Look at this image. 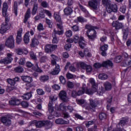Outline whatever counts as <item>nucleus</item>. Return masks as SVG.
Listing matches in <instances>:
<instances>
[{"mask_svg":"<svg viewBox=\"0 0 131 131\" xmlns=\"http://www.w3.org/2000/svg\"><path fill=\"white\" fill-rule=\"evenodd\" d=\"M49 99L51 100L48 104V111L50 112L51 115H53L54 112V106H53V102L58 100V96L56 94H52L50 96Z\"/></svg>","mask_w":131,"mask_h":131,"instance_id":"nucleus-3","label":"nucleus"},{"mask_svg":"<svg viewBox=\"0 0 131 131\" xmlns=\"http://www.w3.org/2000/svg\"><path fill=\"white\" fill-rule=\"evenodd\" d=\"M45 22L46 24L49 26V28H53V21L52 20L48 18H45Z\"/></svg>","mask_w":131,"mask_h":131,"instance_id":"nucleus-39","label":"nucleus"},{"mask_svg":"<svg viewBox=\"0 0 131 131\" xmlns=\"http://www.w3.org/2000/svg\"><path fill=\"white\" fill-rule=\"evenodd\" d=\"M97 94H98L99 96H102V95L104 94V88L101 87L97 92Z\"/></svg>","mask_w":131,"mask_h":131,"instance_id":"nucleus-64","label":"nucleus"},{"mask_svg":"<svg viewBox=\"0 0 131 131\" xmlns=\"http://www.w3.org/2000/svg\"><path fill=\"white\" fill-rule=\"evenodd\" d=\"M78 22H80V23H84V22H86V19L84 18L82 16H79L77 18Z\"/></svg>","mask_w":131,"mask_h":131,"instance_id":"nucleus-50","label":"nucleus"},{"mask_svg":"<svg viewBox=\"0 0 131 131\" xmlns=\"http://www.w3.org/2000/svg\"><path fill=\"white\" fill-rule=\"evenodd\" d=\"M112 99H113L112 96H110L106 99L107 100L106 108H107V110H109V109L111 106V103H112Z\"/></svg>","mask_w":131,"mask_h":131,"instance_id":"nucleus-33","label":"nucleus"},{"mask_svg":"<svg viewBox=\"0 0 131 131\" xmlns=\"http://www.w3.org/2000/svg\"><path fill=\"white\" fill-rule=\"evenodd\" d=\"M85 28L88 30L86 32V34L90 40L94 41L97 38V32L95 29H97V27H94L91 25H86Z\"/></svg>","mask_w":131,"mask_h":131,"instance_id":"nucleus-1","label":"nucleus"},{"mask_svg":"<svg viewBox=\"0 0 131 131\" xmlns=\"http://www.w3.org/2000/svg\"><path fill=\"white\" fill-rule=\"evenodd\" d=\"M99 105H100V103L97 100H91L89 106L86 107L85 109L91 112H95L96 108H97Z\"/></svg>","mask_w":131,"mask_h":131,"instance_id":"nucleus-4","label":"nucleus"},{"mask_svg":"<svg viewBox=\"0 0 131 131\" xmlns=\"http://www.w3.org/2000/svg\"><path fill=\"white\" fill-rule=\"evenodd\" d=\"M1 121L6 126H10L12 124V121H11V119L8 116L2 117Z\"/></svg>","mask_w":131,"mask_h":131,"instance_id":"nucleus-11","label":"nucleus"},{"mask_svg":"<svg viewBox=\"0 0 131 131\" xmlns=\"http://www.w3.org/2000/svg\"><path fill=\"white\" fill-rule=\"evenodd\" d=\"M112 26L114 27L116 30H119V29L123 30L124 27H127L126 25H123L122 23H120L118 20L114 21L112 23Z\"/></svg>","mask_w":131,"mask_h":131,"instance_id":"nucleus-9","label":"nucleus"},{"mask_svg":"<svg viewBox=\"0 0 131 131\" xmlns=\"http://www.w3.org/2000/svg\"><path fill=\"white\" fill-rule=\"evenodd\" d=\"M111 4L112 2L111 0H102V4L103 5L104 7H107V8L111 6Z\"/></svg>","mask_w":131,"mask_h":131,"instance_id":"nucleus-36","label":"nucleus"},{"mask_svg":"<svg viewBox=\"0 0 131 131\" xmlns=\"http://www.w3.org/2000/svg\"><path fill=\"white\" fill-rule=\"evenodd\" d=\"M119 11L123 14H125V11H126V6L122 5L120 7Z\"/></svg>","mask_w":131,"mask_h":131,"instance_id":"nucleus-52","label":"nucleus"},{"mask_svg":"<svg viewBox=\"0 0 131 131\" xmlns=\"http://www.w3.org/2000/svg\"><path fill=\"white\" fill-rule=\"evenodd\" d=\"M14 71L17 73H22L24 71V69L21 67H17L14 69Z\"/></svg>","mask_w":131,"mask_h":131,"instance_id":"nucleus-45","label":"nucleus"},{"mask_svg":"<svg viewBox=\"0 0 131 131\" xmlns=\"http://www.w3.org/2000/svg\"><path fill=\"white\" fill-rule=\"evenodd\" d=\"M79 65L82 69H83L84 70H85V69L88 67L89 64H86V63H85L83 62H80L79 63Z\"/></svg>","mask_w":131,"mask_h":131,"instance_id":"nucleus-46","label":"nucleus"},{"mask_svg":"<svg viewBox=\"0 0 131 131\" xmlns=\"http://www.w3.org/2000/svg\"><path fill=\"white\" fill-rule=\"evenodd\" d=\"M54 18L55 19V20H56V21H57V22H58V23H62V19L61 18V16L59 14L54 13Z\"/></svg>","mask_w":131,"mask_h":131,"instance_id":"nucleus-41","label":"nucleus"},{"mask_svg":"<svg viewBox=\"0 0 131 131\" xmlns=\"http://www.w3.org/2000/svg\"><path fill=\"white\" fill-rule=\"evenodd\" d=\"M5 45L6 47L10 48V49H14L15 47V40L13 35L9 36L5 42Z\"/></svg>","mask_w":131,"mask_h":131,"instance_id":"nucleus-7","label":"nucleus"},{"mask_svg":"<svg viewBox=\"0 0 131 131\" xmlns=\"http://www.w3.org/2000/svg\"><path fill=\"white\" fill-rule=\"evenodd\" d=\"M94 67L95 68H96V69H99V68H101V67H103V63H101L99 62H96L93 65Z\"/></svg>","mask_w":131,"mask_h":131,"instance_id":"nucleus-56","label":"nucleus"},{"mask_svg":"<svg viewBox=\"0 0 131 131\" xmlns=\"http://www.w3.org/2000/svg\"><path fill=\"white\" fill-rule=\"evenodd\" d=\"M85 70H86V72L87 73H91V72L93 71V68L92 67V66L88 65V66L86 67Z\"/></svg>","mask_w":131,"mask_h":131,"instance_id":"nucleus-59","label":"nucleus"},{"mask_svg":"<svg viewBox=\"0 0 131 131\" xmlns=\"http://www.w3.org/2000/svg\"><path fill=\"white\" fill-rule=\"evenodd\" d=\"M10 63H12V60L7 58V57H5L0 60V64H5V65H6L7 64H10Z\"/></svg>","mask_w":131,"mask_h":131,"instance_id":"nucleus-31","label":"nucleus"},{"mask_svg":"<svg viewBox=\"0 0 131 131\" xmlns=\"http://www.w3.org/2000/svg\"><path fill=\"white\" fill-rule=\"evenodd\" d=\"M38 9V3H35L33 4V7L32 10V15H34L36 14L37 12V9Z\"/></svg>","mask_w":131,"mask_h":131,"instance_id":"nucleus-29","label":"nucleus"},{"mask_svg":"<svg viewBox=\"0 0 131 131\" xmlns=\"http://www.w3.org/2000/svg\"><path fill=\"white\" fill-rule=\"evenodd\" d=\"M23 100H29L31 97H32V94L31 93H27L23 95Z\"/></svg>","mask_w":131,"mask_h":131,"instance_id":"nucleus-37","label":"nucleus"},{"mask_svg":"<svg viewBox=\"0 0 131 131\" xmlns=\"http://www.w3.org/2000/svg\"><path fill=\"white\" fill-rule=\"evenodd\" d=\"M45 126L47 129H50V128H52L53 126V123L49 121H45Z\"/></svg>","mask_w":131,"mask_h":131,"instance_id":"nucleus-40","label":"nucleus"},{"mask_svg":"<svg viewBox=\"0 0 131 131\" xmlns=\"http://www.w3.org/2000/svg\"><path fill=\"white\" fill-rule=\"evenodd\" d=\"M121 61H122L121 56H117L114 59V62H115V63H120Z\"/></svg>","mask_w":131,"mask_h":131,"instance_id":"nucleus-51","label":"nucleus"},{"mask_svg":"<svg viewBox=\"0 0 131 131\" xmlns=\"http://www.w3.org/2000/svg\"><path fill=\"white\" fill-rule=\"evenodd\" d=\"M103 85L106 91H111V90L112 89V84H111L110 82L106 81L103 84Z\"/></svg>","mask_w":131,"mask_h":131,"instance_id":"nucleus-28","label":"nucleus"},{"mask_svg":"<svg viewBox=\"0 0 131 131\" xmlns=\"http://www.w3.org/2000/svg\"><path fill=\"white\" fill-rule=\"evenodd\" d=\"M32 124H35V126L37 127H42L46 125V121H39L34 120L32 121Z\"/></svg>","mask_w":131,"mask_h":131,"instance_id":"nucleus-16","label":"nucleus"},{"mask_svg":"<svg viewBox=\"0 0 131 131\" xmlns=\"http://www.w3.org/2000/svg\"><path fill=\"white\" fill-rule=\"evenodd\" d=\"M101 55L103 57H106L107 56V50H108V45H104L100 46Z\"/></svg>","mask_w":131,"mask_h":131,"instance_id":"nucleus-17","label":"nucleus"},{"mask_svg":"<svg viewBox=\"0 0 131 131\" xmlns=\"http://www.w3.org/2000/svg\"><path fill=\"white\" fill-rule=\"evenodd\" d=\"M21 78L23 81L27 83V84H26L27 86H32V84H30L31 82H32V78H31V77L28 76H22Z\"/></svg>","mask_w":131,"mask_h":131,"instance_id":"nucleus-12","label":"nucleus"},{"mask_svg":"<svg viewBox=\"0 0 131 131\" xmlns=\"http://www.w3.org/2000/svg\"><path fill=\"white\" fill-rule=\"evenodd\" d=\"M59 80H60V82L62 83V84H65L66 82V79H65L64 76H60L59 77Z\"/></svg>","mask_w":131,"mask_h":131,"instance_id":"nucleus-62","label":"nucleus"},{"mask_svg":"<svg viewBox=\"0 0 131 131\" xmlns=\"http://www.w3.org/2000/svg\"><path fill=\"white\" fill-rule=\"evenodd\" d=\"M2 15L3 17H5V22L3 23L8 25H10V17H9V14H8V3L7 2H4L2 8Z\"/></svg>","mask_w":131,"mask_h":131,"instance_id":"nucleus-2","label":"nucleus"},{"mask_svg":"<svg viewBox=\"0 0 131 131\" xmlns=\"http://www.w3.org/2000/svg\"><path fill=\"white\" fill-rule=\"evenodd\" d=\"M65 35L67 37H71V36H72V31L70 30L67 31Z\"/></svg>","mask_w":131,"mask_h":131,"instance_id":"nucleus-58","label":"nucleus"},{"mask_svg":"<svg viewBox=\"0 0 131 131\" xmlns=\"http://www.w3.org/2000/svg\"><path fill=\"white\" fill-rule=\"evenodd\" d=\"M57 28H58L59 30H63V23H58L56 24Z\"/></svg>","mask_w":131,"mask_h":131,"instance_id":"nucleus-60","label":"nucleus"},{"mask_svg":"<svg viewBox=\"0 0 131 131\" xmlns=\"http://www.w3.org/2000/svg\"><path fill=\"white\" fill-rule=\"evenodd\" d=\"M56 124H69V121H65L62 118H58L55 120Z\"/></svg>","mask_w":131,"mask_h":131,"instance_id":"nucleus-23","label":"nucleus"},{"mask_svg":"<svg viewBox=\"0 0 131 131\" xmlns=\"http://www.w3.org/2000/svg\"><path fill=\"white\" fill-rule=\"evenodd\" d=\"M52 43H58L59 42V38L57 36V35L52 34Z\"/></svg>","mask_w":131,"mask_h":131,"instance_id":"nucleus-42","label":"nucleus"},{"mask_svg":"<svg viewBox=\"0 0 131 131\" xmlns=\"http://www.w3.org/2000/svg\"><path fill=\"white\" fill-rule=\"evenodd\" d=\"M59 97L60 100L63 102H66V103L69 102V98L67 97V93H66V91L64 90L60 91L59 94Z\"/></svg>","mask_w":131,"mask_h":131,"instance_id":"nucleus-10","label":"nucleus"},{"mask_svg":"<svg viewBox=\"0 0 131 131\" xmlns=\"http://www.w3.org/2000/svg\"><path fill=\"white\" fill-rule=\"evenodd\" d=\"M63 12L64 13V15L69 16V15H71V14H72L73 10L71 7H67L64 9Z\"/></svg>","mask_w":131,"mask_h":131,"instance_id":"nucleus-26","label":"nucleus"},{"mask_svg":"<svg viewBox=\"0 0 131 131\" xmlns=\"http://www.w3.org/2000/svg\"><path fill=\"white\" fill-rule=\"evenodd\" d=\"M72 31H74V32H76L77 31H79L80 28L79 26L78 25H75L71 27Z\"/></svg>","mask_w":131,"mask_h":131,"instance_id":"nucleus-43","label":"nucleus"},{"mask_svg":"<svg viewBox=\"0 0 131 131\" xmlns=\"http://www.w3.org/2000/svg\"><path fill=\"white\" fill-rule=\"evenodd\" d=\"M102 67H106V68H108V67H113V62L110 60L105 61L102 62Z\"/></svg>","mask_w":131,"mask_h":131,"instance_id":"nucleus-24","label":"nucleus"},{"mask_svg":"<svg viewBox=\"0 0 131 131\" xmlns=\"http://www.w3.org/2000/svg\"><path fill=\"white\" fill-rule=\"evenodd\" d=\"M79 7L82 12L85 13V14H89V11H88V10H86V9H85V8L83 7V6L79 4Z\"/></svg>","mask_w":131,"mask_h":131,"instance_id":"nucleus-53","label":"nucleus"},{"mask_svg":"<svg viewBox=\"0 0 131 131\" xmlns=\"http://www.w3.org/2000/svg\"><path fill=\"white\" fill-rule=\"evenodd\" d=\"M9 103L12 106H19L21 104V101L15 97H12L11 100L9 101Z\"/></svg>","mask_w":131,"mask_h":131,"instance_id":"nucleus-15","label":"nucleus"},{"mask_svg":"<svg viewBox=\"0 0 131 131\" xmlns=\"http://www.w3.org/2000/svg\"><path fill=\"white\" fill-rule=\"evenodd\" d=\"M11 27V25H7V24L3 23L0 28V33L1 34H4V33H6L10 28Z\"/></svg>","mask_w":131,"mask_h":131,"instance_id":"nucleus-14","label":"nucleus"},{"mask_svg":"<svg viewBox=\"0 0 131 131\" xmlns=\"http://www.w3.org/2000/svg\"><path fill=\"white\" fill-rule=\"evenodd\" d=\"M118 7L116 4H112L110 5L108 7H106V11L107 13H117Z\"/></svg>","mask_w":131,"mask_h":131,"instance_id":"nucleus-13","label":"nucleus"},{"mask_svg":"<svg viewBox=\"0 0 131 131\" xmlns=\"http://www.w3.org/2000/svg\"><path fill=\"white\" fill-rule=\"evenodd\" d=\"M76 102L78 104V105H83V104H84L85 102V100L82 99H77L76 100Z\"/></svg>","mask_w":131,"mask_h":131,"instance_id":"nucleus-55","label":"nucleus"},{"mask_svg":"<svg viewBox=\"0 0 131 131\" xmlns=\"http://www.w3.org/2000/svg\"><path fill=\"white\" fill-rule=\"evenodd\" d=\"M98 78L101 80H106L108 78V75L105 73L99 74Z\"/></svg>","mask_w":131,"mask_h":131,"instance_id":"nucleus-38","label":"nucleus"},{"mask_svg":"<svg viewBox=\"0 0 131 131\" xmlns=\"http://www.w3.org/2000/svg\"><path fill=\"white\" fill-rule=\"evenodd\" d=\"M67 86L69 89H74V83L73 82L68 81L67 82Z\"/></svg>","mask_w":131,"mask_h":131,"instance_id":"nucleus-48","label":"nucleus"},{"mask_svg":"<svg viewBox=\"0 0 131 131\" xmlns=\"http://www.w3.org/2000/svg\"><path fill=\"white\" fill-rule=\"evenodd\" d=\"M73 39L75 43H79V47H80L81 49H83V48L85 47V43L83 42V41H84V40H83V37L80 36L79 37L78 34H76L73 36Z\"/></svg>","mask_w":131,"mask_h":131,"instance_id":"nucleus-5","label":"nucleus"},{"mask_svg":"<svg viewBox=\"0 0 131 131\" xmlns=\"http://www.w3.org/2000/svg\"><path fill=\"white\" fill-rule=\"evenodd\" d=\"M12 11L15 16H18V3L17 1H14L12 7Z\"/></svg>","mask_w":131,"mask_h":131,"instance_id":"nucleus-25","label":"nucleus"},{"mask_svg":"<svg viewBox=\"0 0 131 131\" xmlns=\"http://www.w3.org/2000/svg\"><path fill=\"white\" fill-rule=\"evenodd\" d=\"M99 118L100 120H104L107 118V115L105 113H101L99 115Z\"/></svg>","mask_w":131,"mask_h":131,"instance_id":"nucleus-44","label":"nucleus"},{"mask_svg":"<svg viewBox=\"0 0 131 131\" xmlns=\"http://www.w3.org/2000/svg\"><path fill=\"white\" fill-rule=\"evenodd\" d=\"M85 91H86V88L85 85H84L82 87V88H80L77 92V95L82 96V95H83V94H84Z\"/></svg>","mask_w":131,"mask_h":131,"instance_id":"nucleus-30","label":"nucleus"},{"mask_svg":"<svg viewBox=\"0 0 131 131\" xmlns=\"http://www.w3.org/2000/svg\"><path fill=\"white\" fill-rule=\"evenodd\" d=\"M50 77L47 75H41L39 77V80L41 82H46L49 80Z\"/></svg>","mask_w":131,"mask_h":131,"instance_id":"nucleus-27","label":"nucleus"},{"mask_svg":"<svg viewBox=\"0 0 131 131\" xmlns=\"http://www.w3.org/2000/svg\"><path fill=\"white\" fill-rule=\"evenodd\" d=\"M48 61V57L46 56H42L40 58V63H46Z\"/></svg>","mask_w":131,"mask_h":131,"instance_id":"nucleus-54","label":"nucleus"},{"mask_svg":"<svg viewBox=\"0 0 131 131\" xmlns=\"http://www.w3.org/2000/svg\"><path fill=\"white\" fill-rule=\"evenodd\" d=\"M7 82L9 84H10V86H9V90L10 91H14V90H17V87L15 86V84H16V83H15V81L14 80L11 79H8Z\"/></svg>","mask_w":131,"mask_h":131,"instance_id":"nucleus-20","label":"nucleus"},{"mask_svg":"<svg viewBox=\"0 0 131 131\" xmlns=\"http://www.w3.org/2000/svg\"><path fill=\"white\" fill-rule=\"evenodd\" d=\"M29 32H27V33H26L24 36V41L25 43H26V45H27V43L29 42Z\"/></svg>","mask_w":131,"mask_h":131,"instance_id":"nucleus-34","label":"nucleus"},{"mask_svg":"<svg viewBox=\"0 0 131 131\" xmlns=\"http://www.w3.org/2000/svg\"><path fill=\"white\" fill-rule=\"evenodd\" d=\"M16 40L17 43H18V45H20L21 41H22V36H17Z\"/></svg>","mask_w":131,"mask_h":131,"instance_id":"nucleus-63","label":"nucleus"},{"mask_svg":"<svg viewBox=\"0 0 131 131\" xmlns=\"http://www.w3.org/2000/svg\"><path fill=\"white\" fill-rule=\"evenodd\" d=\"M35 66V68L34 69V70H35V71H36L37 72H39L40 73H41V72H42V70H41V69L39 68V67H38V63L36 62Z\"/></svg>","mask_w":131,"mask_h":131,"instance_id":"nucleus-47","label":"nucleus"},{"mask_svg":"<svg viewBox=\"0 0 131 131\" xmlns=\"http://www.w3.org/2000/svg\"><path fill=\"white\" fill-rule=\"evenodd\" d=\"M98 92V86L96 85H94L92 86L91 89H88L86 90V94L88 95H93V94Z\"/></svg>","mask_w":131,"mask_h":131,"instance_id":"nucleus-19","label":"nucleus"},{"mask_svg":"<svg viewBox=\"0 0 131 131\" xmlns=\"http://www.w3.org/2000/svg\"><path fill=\"white\" fill-rule=\"evenodd\" d=\"M63 33H64V30L54 29L52 34H55V35H57V34L58 35H62Z\"/></svg>","mask_w":131,"mask_h":131,"instance_id":"nucleus-35","label":"nucleus"},{"mask_svg":"<svg viewBox=\"0 0 131 131\" xmlns=\"http://www.w3.org/2000/svg\"><path fill=\"white\" fill-rule=\"evenodd\" d=\"M31 16V11H30V8H28L25 14V17L24 19V23L26 24L27 23V21H28V19L30 18Z\"/></svg>","mask_w":131,"mask_h":131,"instance_id":"nucleus-21","label":"nucleus"},{"mask_svg":"<svg viewBox=\"0 0 131 131\" xmlns=\"http://www.w3.org/2000/svg\"><path fill=\"white\" fill-rule=\"evenodd\" d=\"M15 52L17 55H23V49L21 48H18L16 49Z\"/></svg>","mask_w":131,"mask_h":131,"instance_id":"nucleus-61","label":"nucleus"},{"mask_svg":"<svg viewBox=\"0 0 131 131\" xmlns=\"http://www.w3.org/2000/svg\"><path fill=\"white\" fill-rule=\"evenodd\" d=\"M37 93L39 96H42V95H45V91L41 89H38L36 90Z\"/></svg>","mask_w":131,"mask_h":131,"instance_id":"nucleus-57","label":"nucleus"},{"mask_svg":"<svg viewBox=\"0 0 131 131\" xmlns=\"http://www.w3.org/2000/svg\"><path fill=\"white\" fill-rule=\"evenodd\" d=\"M122 31L123 33V40H126L127 36H128V26L124 27Z\"/></svg>","mask_w":131,"mask_h":131,"instance_id":"nucleus-22","label":"nucleus"},{"mask_svg":"<svg viewBox=\"0 0 131 131\" xmlns=\"http://www.w3.org/2000/svg\"><path fill=\"white\" fill-rule=\"evenodd\" d=\"M58 46L56 45L48 44L45 46V51L47 54L54 52L55 50H57Z\"/></svg>","mask_w":131,"mask_h":131,"instance_id":"nucleus-8","label":"nucleus"},{"mask_svg":"<svg viewBox=\"0 0 131 131\" xmlns=\"http://www.w3.org/2000/svg\"><path fill=\"white\" fill-rule=\"evenodd\" d=\"M51 64L53 65V66H56L53 71L50 73V74H52V75H57V74H59L60 71H61V69H60V65L57 64V60L51 59Z\"/></svg>","mask_w":131,"mask_h":131,"instance_id":"nucleus-6","label":"nucleus"},{"mask_svg":"<svg viewBox=\"0 0 131 131\" xmlns=\"http://www.w3.org/2000/svg\"><path fill=\"white\" fill-rule=\"evenodd\" d=\"M123 64L125 65V66H129V65L131 64V61L129 58H126L123 61Z\"/></svg>","mask_w":131,"mask_h":131,"instance_id":"nucleus-49","label":"nucleus"},{"mask_svg":"<svg viewBox=\"0 0 131 131\" xmlns=\"http://www.w3.org/2000/svg\"><path fill=\"white\" fill-rule=\"evenodd\" d=\"M38 45H39V41H38L37 39L36 38L32 39V43H31V46L32 47V48H35V47L38 46Z\"/></svg>","mask_w":131,"mask_h":131,"instance_id":"nucleus-32","label":"nucleus"},{"mask_svg":"<svg viewBox=\"0 0 131 131\" xmlns=\"http://www.w3.org/2000/svg\"><path fill=\"white\" fill-rule=\"evenodd\" d=\"M88 6L90 8L93 9V10H98V1L90 0L88 2Z\"/></svg>","mask_w":131,"mask_h":131,"instance_id":"nucleus-18","label":"nucleus"}]
</instances>
